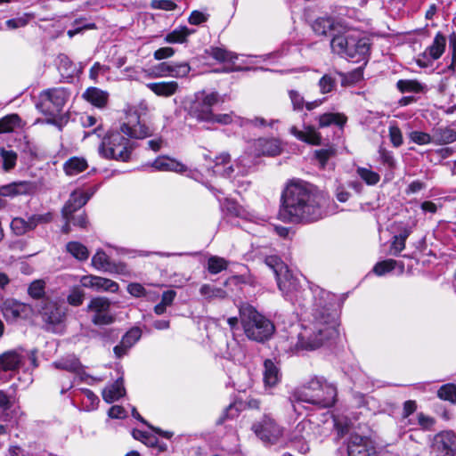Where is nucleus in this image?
<instances>
[{
  "label": "nucleus",
  "mask_w": 456,
  "mask_h": 456,
  "mask_svg": "<svg viewBox=\"0 0 456 456\" xmlns=\"http://www.w3.org/2000/svg\"><path fill=\"white\" fill-rule=\"evenodd\" d=\"M209 122L218 123L221 125L236 124L240 126H244V118L235 115L233 112L224 114H213Z\"/></svg>",
  "instance_id": "nucleus-42"
},
{
  "label": "nucleus",
  "mask_w": 456,
  "mask_h": 456,
  "mask_svg": "<svg viewBox=\"0 0 456 456\" xmlns=\"http://www.w3.org/2000/svg\"><path fill=\"white\" fill-rule=\"evenodd\" d=\"M28 294L34 298H40L45 295V283L42 281H35L28 287Z\"/></svg>",
  "instance_id": "nucleus-61"
},
{
  "label": "nucleus",
  "mask_w": 456,
  "mask_h": 456,
  "mask_svg": "<svg viewBox=\"0 0 456 456\" xmlns=\"http://www.w3.org/2000/svg\"><path fill=\"white\" fill-rule=\"evenodd\" d=\"M348 40L349 44L345 58L352 59L354 62L366 61L370 49L369 39L361 37L357 32L352 31L351 37Z\"/></svg>",
  "instance_id": "nucleus-12"
},
{
  "label": "nucleus",
  "mask_w": 456,
  "mask_h": 456,
  "mask_svg": "<svg viewBox=\"0 0 456 456\" xmlns=\"http://www.w3.org/2000/svg\"><path fill=\"white\" fill-rule=\"evenodd\" d=\"M40 315L45 329L56 334L65 330L66 308L55 302L46 301L41 307Z\"/></svg>",
  "instance_id": "nucleus-9"
},
{
  "label": "nucleus",
  "mask_w": 456,
  "mask_h": 456,
  "mask_svg": "<svg viewBox=\"0 0 456 456\" xmlns=\"http://www.w3.org/2000/svg\"><path fill=\"white\" fill-rule=\"evenodd\" d=\"M53 216L51 213L32 215L25 220L21 217H15L11 222V229L16 235H22L28 231L35 229L40 224L51 222Z\"/></svg>",
  "instance_id": "nucleus-14"
},
{
  "label": "nucleus",
  "mask_w": 456,
  "mask_h": 456,
  "mask_svg": "<svg viewBox=\"0 0 456 456\" xmlns=\"http://www.w3.org/2000/svg\"><path fill=\"white\" fill-rule=\"evenodd\" d=\"M92 265L96 270L107 273H124L126 268L123 264H111L109 256L101 249L97 250L93 256Z\"/></svg>",
  "instance_id": "nucleus-18"
},
{
  "label": "nucleus",
  "mask_w": 456,
  "mask_h": 456,
  "mask_svg": "<svg viewBox=\"0 0 456 456\" xmlns=\"http://www.w3.org/2000/svg\"><path fill=\"white\" fill-rule=\"evenodd\" d=\"M191 71V66L188 62H173L170 77L182 78L185 77Z\"/></svg>",
  "instance_id": "nucleus-56"
},
{
  "label": "nucleus",
  "mask_w": 456,
  "mask_h": 456,
  "mask_svg": "<svg viewBox=\"0 0 456 456\" xmlns=\"http://www.w3.org/2000/svg\"><path fill=\"white\" fill-rule=\"evenodd\" d=\"M72 27L73 28L67 31V35L69 38H72L77 34L82 33L84 30L96 28L95 23L89 21L86 18L84 17L76 19L72 22Z\"/></svg>",
  "instance_id": "nucleus-43"
},
{
  "label": "nucleus",
  "mask_w": 456,
  "mask_h": 456,
  "mask_svg": "<svg viewBox=\"0 0 456 456\" xmlns=\"http://www.w3.org/2000/svg\"><path fill=\"white\" fill-rule=\"evenodd\" d=\"M85 292L79 287H73L67 297V301L70 305L79 306L83 304Z\"/></svg>",
  "instance_id": "nucleus-54"
},
{
  "label": "nucleus",
  "mask_w": 456,
  "mask_h": 456,
  "mask_svg": "<svg viewBox=\"0 0 456 456\" xmlns=\"http://www.w3.org/2000/svg\"><path fill=\"white\" fill-rule=\"evenodd\" d=\"M88 167L86 159L80 157H72L63 164V170L69 176H75L85 171Z\"/></svg>",
  "instance_id": "nucleus-30"
},
{
  "label": "nucleus",
  "mask_w": 456,
  "mask_h": 456,
  "mask_svg": "<svg viewBox=\"0 0 456 456\" xmlns=\"http://www.w3.org/2000/svg\"><path fill=\"white\" fill-rule=\"evenodd\" d=\"M446 37L441 32H437L432 44L426 48L423 53L417 59L419 67L426 68L434 61L438 60L445 51Z\"/></svg>",
  "instance_id": "nucleus-13"
},
{
  "label": "nucleus",
  "mask_w": 456,
  "mask_h": 456,
  "mask_svg": "<svg viewBox=\"0 0 456 456\" xmlns=\"http://www.w3.org/2000/svg\"><path fill=\"white\" fill-rule=\"evenodd\" d=\"M265 264L273 271L275 278L288 269V266L277 256H266Z\"/></svg>",
  "instance_id": "nucleus-52"
},
{
  "label": "nucleus",
  "mask_w": 456,
  "mask_h": 456,
  "mask_svg": "<svg viewBox=\"0 0 456 456\" xmlns=\"http://www.w3.org/2000/svg\"><path fill=\"white\" fill-rule=\"evenodd\" d=\"M240 320L245 335L253 341L264 343L269 340L275 331L273 322L248 304L240 307Z\"/></svg>",
  "instance_id": "nucleus-5"
},
{
  "label": "nucleus",
  "mask_w": 456,
  "mask_h": 456,
  "mask_svg": "<svg viewBox=\"0 0 456 456\" xmlns=\"http://www.w3.org/2000/svg\"><path fill=\"white\" fill-rule=\"evenodd\" d=\"M313 320L302 325L297 336L296 351H312L322 346L325 341L338 335V313L334 307V296L316 288L314 292Z\"/></svg>",
  "instance_id": "nucleus-2"
},
{
  "label": "nucleus",
  "mask_w": 456,
  "mask_h": 456,
  "mask_svg": "<svg viewBox=\"0 0 456 456\" xmlns=\"http://www.w3.org/2000/svg\"><path fill=\"white\" fill-rule=\"evenodd\" d=\"M69 96L68 91L63 87L44 90L38 95L36 108L43 115L48 117V124L61 126L57 118L62 113Z\"/></svg>",
  "instance_id": "nucleus-6"
},
{
  "label": "nucleus",
  "mask_w": 456,
  "mask_h": 456,
  "mask_svg": "<svg viewBox=\"0 0 456 456\" xmlns=\"http://www.w3.org/2000/svg\"><path fill=\"white\" fill-rule=\"evenodd\" d=\"M83 98L96 108H104L109 101V93L98 87H89L84 94Z\"/></svg>",
  "instance_id": "nucleus-24"
},
{
  "label": "nucleus",
  "mask_w": 456,
  "mask_h": 456,
  "mask_svg": "<svg viewBox=\"0 0 456 456\" xmlns=\"http://www.w3.org/2000/svg\"><path fill=\"white\" fill-rule=\"evenodd\" d=\"M397 89L401 93H420L424 89V86L417 80L400 79L396 83Z\"/></svg>",
  "instance_id": "nucleus-45"
},
{
  "label": "nucleus",
  "mask_w": 456,
  "mask_h": 456,
  "mask_svg": "<svg viewBox=\"0 0 456 456\" xmlns=\"http://www.w3.org/2000/svg\"><path fill=\"white\" fill-rule=\"evenodd\" d=\"M17 158L15 151L2 149V169L6 172L13 169L17 163Z\"/></svg>",
  "instance_id": "nucleus-50"
},
{
  "label": "nucleus",
  "mask_w": 456,
  "mask_h": 456,
  "mask_svg": "<svg viewBox=\"0 0 456 456\" xmlns=\"http://www.w3.org/2000/svg\"><path fill=\"white\" fill-rule=\"evenodd\" d=\"M396 265V261L394 259H387L381 262L377 263L373 267V272L378 276H382L388 272H391L395 269Z\"/></svg>",
  "instance_id": "nucleus-55"
},
{
  "label": "nucleus",
  "mask_w": 456,
  "mask_h": 456,
  "mask_svg": "<svg viewBox=\"0 0 456 456\" xmlns=\"http://www.w3.org/2000/svg\"><path fill=\"white\" fill-rule=\"evenodd\" d=\"M433 141L436 144H448L456 141V131L452 128H437L433 134Z\"/></svg>",
  "instance_id": "nucleus-37"
},
{
  "label": "nucleus",
  "mask_w": 456,
  "mask_h": 456,
  "mask_svg": "<svg viewBox=\"0 0 456 456\" xmlns=\"http://www.w3.org/2000/svg\"><path fill=\"white\" fill-rule=\"evenodd\" d=\"M257 155L277 156L281 152V142L278 138H258L254 142Z\"/></svg>",
  "instance_id": "nucleus-20"
},
{
  "label": "nucleus",
  "mask_w": 456,
  "mask_h": 456,
  "mask_svg": "<svg viewBox=\"0 0 456 456\" xmlns=\"http://www.w3.org/2000/svg\"><path fill=\"white\" fill-rule=\"evenodd\" d=\"M118 289L119 286L116 281L110 279L97 276L95 291H107L115 293L118 290Z\"/></svg>",
  "instance_id": "nucleus-49"
},
{
  "label": "nucleus",
  "mask_w": 456,
  "mask_h": 456,
  "mask_svg": "<svg viewBox=\"0 0 456 456\" xmlns=\"http://www.w3.org/2000/svg\"><path fill=\"white\" fill-rule=\"evenodd\" d=\"M352 31H346L342 34L334 35L330 41V47L334 53L345 57L346 48L349 44Z\"/></svg>",
  "instance_id": "nucleus-31"
},
{
  "label": "nucleus",
  "mask_w": 456,
  "mask_h": 456,
  "mask_svg": "<svg viewBox=\"0 0 456 456\" xmlns=\"http://www.w3.org/2000/svg\"><path fill=\"white\" fill-rule=\"evenodd\" d=\"M151 6L155 9L173 11L176 8V4L171 0H152Z\"/></svg>",
  "instance_id": "nucleus-63"
},
{
  "label": "nucleus",
  "mask_w": 456,
  "mask_h": 456,
  "mask_svg": "<svg viewBox=\"0 0 456 456\" xmlns=\"http://www.w3.org/2000/svg\"><path fill=\"white\" fill-rule=\"evenodd\" d=\"M281 371L277 362L271 359L264 362L263 380L265 388H273L281 381Z\"/></svg>",
  "instance_id": "nucleus-19"
},
{
  "label": "nucleus",
  "mask_w": 456,
  "mask_h": 456,
  "mask_svg": "<svg viewBox=\"0 0 456 456\" xmlns=\"http://www.w3.org/2000/svg\"><path fill=\"white\" fill-rule=\"evenodd\" d=\"M200 293L207 300H212L214 298L223 299L227 296L224 289L210 284H203L200 289Z\"/></svg>",
  "instance_id": "nucleus-44"
},
{
  "label": "nucleus",
  "mask_w": 456,
  "mask_h": 456,
  "mask_svg": "<svg viewBox=\"0 0 456 456\" xmlns=\"http://www.w3.org/2000/svg\"><path fill=\"white\" fill-rule=\"evenodd\" d=\"M354 399L359 407H367L369 410H370L372 404L375 403V399L372 396L359 392L354 394Z\"/></svg>",
  "instance_id": "nucleus-60"
},
{
  "label": "nucleus",
  "mask_w": 456,
  "mask_h": 456,
  "mask_svg": "<svg viewBox=\"0 0 456 456\" xmlns=\"http://www.w3.org/2000/svg\"><path fill=\"white\" fill-rule=\"evenodd\" d=\"M2 422H9L10 426H13L17 424L19 419V411L12 406L9 405V399L4 393L2 392Z\"/></svg>",
  "instance_id": "nucleus-34"
},
{
  "label": "nucleus",
  "mask_w": 456,
  "mask_h": 456,
  "mask_svg": "<svg viewBox=\"0 0 456 456\" xmlns=\"http://www.w3.org/2000/svg\"><path fill=\"white\" fill-rule=\"evenodd\" d=\"M89 198V195L81 191H73L62 208V217L65 220L71 221V216L86 205Z\"/></svg>",
  "instance_id": "nucleus-17"
},
{
  "label": "nucleus",
  "mask_w": 456,
  "mask_h": 456,
  "mask_svg": "<svg viewBox=\"0 0 456 456\" xmlns=\"http://www.w3.org/2000/svg\"><path fill=\"white\" fill-rule=\"evenodd\" d=\"M293 398L297 402L329 408L336 402L337 387L325 378L315 376L302 387L295 390Z\"/></svg>",
  "instance_id": "nucleus-4"
},
{
  "label": "nucleus",
  "mask_w": 456,
  "mask_h": 456,
  "mask_svg": "<svg viewBox=\"0 0 456 456\" xmlns=\"http://www.w3.org/2000/svg\"><path fill=\"white\" fill-rule=\"evenodd\" d=\"M38 366L37 351L19 353L12 350L2 354V380L4 379V371H10V377L16 373L19 367H22L26 372L31 371Z\"/></svg>",
  "instance_id": "nucleus-8"
},
{
  "label": "nucleus",
  "mask_w": 456,
  "mask_h": 456,
  "mask_svg": "<svg viewBox=\"0 0 456 456\" xmlns=\"http://www.w3.org/2000/svg\"><path fill=\"white\" fill-rule=\"evenodd\" d=\"M253 430L261 440L265 442H270L279 433L274 420L269 417H265L262 421L254 424Z\"/></svg>",
  "instance_id": "nucleus-21"
},
{
  "label": "nucleus",
  "mask_w": 456,
  "mask_h": 456,
  "mask_svg": "<svg viewBox=\"0 0 456 456\" xmlns=\"http://www.w3.org/2000/svg\"><path fill=\"white\" fill-rule=\"evenodd\" d=\"M288 94L292 105V110L297 112L303 111L305 103L303 94L300 92L293 89L289 90Z\"/></svg>",
  "instance_id": "nucleus-51"
},
{
  "label": "nucleus",
  "mask_w": 456,
  "mask_h": 456,
  "mask_svg": "<svg viewBox=\"0 0 456 456\" xmlns=\"http://www.w3.org/2000/svg\"><path fill=\"white\" fill-rule=\"evenodd\" d=\"M208 53L212 58L220 62L234 63L238 59V55L235 53L227 51L222 47H211Z\"/></svg>",
  "instance_id": "nucleus-41"
},
{
  "label": "nucleus",
  "mask_w": 456,
  "mask_h": 456,
  "mask_svg": "<svg viewBox=\"0 0 456 456\" xmlns=\"http://www.w3.org/2000/svg\"><path fill=\"white\" fill-rule=\"evenodd\" d=\"M312 28L315 34L322 36L331 34L336 29L334 20L330 17L316 19L312 25Z\"/></svg>",
  "instance_id": "nucleus-35"
},
{
  "label": "nucleus",
  "mask_w": 456,
  "mask_h": 456,
  "mask_svg": "<svg viewBox=\"0 0 456 456\" xmlns=\"http://www.w3.org/2000/svg\"><path fill=\"white\" fill-rule=\"evenodd\" d=\"M53 366L58 370L79 374L83 366L75 354H68L53 362Z\"/></svg>",
  "instance_id": "nucleus-26"
},
{
  "label": "nucleus",
  "mask_w": 456,
  "mask_h": 456,
  "mask_svg": "<svg viewBox=\"0 0 456 456\" xmlns=\"http://www.w3.org/2000/svg\"><path fill=\"white\" fill-rule=\"evenodd\" d=\"M219 94L216 92L200 93L191 106L193 116L201 121H210L213 113L212 108L218 102Z\"/></svg>",
  "instance_id": "nucleus-11"
},
{
  "label": "nucleus",
  "mask_w": 456,
  "mask_h": 456,
  "mask_svg": "<svg viewBox=\"0 0 456 456\" xmlns=\"http://www.w3.org/2000/svg\"><path fill=\"white\" fill-rule=\"evenodd\" d=\"M279 289L281 291L286 300L290 301L292 304H298L299 305L305 306L304 303L305 295H313L314 298V289L308 291L302 289L298 279L288 268L280 273L276 278Z\"/></svg>",
  "instance_id": "nucleus-7"
},
{
  "label": "nucleus",
  "mask_w": 456,
  "mask_h": 456,
  "mask_svg": "<svg viewBox=\"0 0 456 456\" xmlns=\"http://www.w3.org/2000/svg\"><path fill=\"white\" fill-rule=\"evenodd\" d=\"M329 199L313 184L292 181L281 195L279 218L286 223L307 224L326 217Z\"/></svg>",
  "instance_id": "nucleus-1"
},
{
  "label": "nucleus",
  "mask_w": 456,
  "mask_h": 456,
  "mask_svg": "<svg viewBox=\"0 0 456 456\" xmlns=\"http://www.w3.org/2000/svg\"><path fill=\"white\" fill-rule=\"evenodd\" d=\"M388 132L390 142L393 144V146L395 148L400 147L403 142V134L400 128L396 126L395 122L390 124Z\"/></svg>",
  "instance_id": "nucleus-57"
},
{
  "label": "nucleus",
  "mask_w": 456,
  "mask_h": 456,
  "mask_svg": "<svg viewBox=\"0 0 456 456\" xmlns=\"http://www.w3.org/2000/svg\"><path fill=\"white\" fill-rule=\"evenodd\" d=\"M335 153H336L335 149H333L332 147H330V148L315 151L314 156H315V159L318 160L321 167L324 168L327 164V161L330 159V158L334 156Z\"/></svg>",
  "instance_id": "nucleus-58"
},
{
  "label": "nucleus",
  "mask_w": 456,
  "mask_h": 456,
  "mask_svg": "<svg viewBox=\"0 0 456 456\" xmlns=\"http://www.w3.org/2000/svg\"><path fill=\"white\" fill-rule=\"evenodd\" d=\"M337 76L342 77L343 74L342 73H337V74L330 73V74L323 75L320 78L318 86H319L320 92L322 94L330 93L336 88L337 83H338Z\"/></svg>",
  "instance_id": "nucleus-39"
},
{
  "label": "nucleus",
  "mask_w": 456,
  "mask_h": 456,
  "mask_svg": "<svg viewBox=\"0 0 456 456\" xmlns=\"http://www.w3.org/2000/svg\"><path fill=\"white\" fill-rule=\"evenodd\" d=\"M67 251L77 260L85 261L89 256L87 248L78 241H69L66 245Z\"/></svg>",
  "instance_id": "nucleus-40"
},
{
  "label": "nucleus",
  "mask_w": 456,
  "mask_h": 456,
  "mask_svg": "<svg viewBox=\"0 0 456 456\" xmlns=\"http://www.w3.org/2000/svg\"><path fill=\"white\" fill-rule=\"evenodd\" d=\"M110 301L103 297L90 300L86 311L91 314V321L94 325L105 326L114 322L115 316L110 312Z\"/></svg>",
  "instance_id": "nucleus-10"
},
{
  "label": "nucleus",
  "mask_w": 456,
  "mask_h": 456,
  "mask_svg": "<svg viewBox=\"0 0 456 456\" xmlns=\"http://www.w3.org/2000/svg\"><path fill=\"white\" fill-rule=\"evenodd\" d=\"M228 267V262L220 256H212L208 260L207 269L211 274H217Z\"/></svg>",
  "instance_id": "nucleus-48"
},
{
  "label": "nucleus",
  "mask_w": 456,
  "mask_h": 456,
  "mask_svg": "<svg viewBox=\"0 0 456 456\" xmlns=\"http://www.w3.org/2000/svg\"><path fill=\"white\" fill-rule=\"evenodd\" d=\"M23 126L24 123L18 114H10L2 118V134L18 133Z\"/></svg>",
  "instance_id": "nucleus-32"
},
{
  "label": "nucleus",
  "mask_w": 456,
  "mask_h": 456,
  "mask_svg": "<svg viewBox=\"0 0 456 456\" xmlns=\"http://www.w3.org/2000/svg\"><path fill=\"white\" fill-rule=\"evenodd\" d=\"M35 190L33 183L28 181L13 182L6 185H2V198H14L20 195H29Z\"/></svg>",
  "instance_id": "nucleus-23"
},
{
  "label": "nucleus",
  "mask_w": 456,
  "mask_h": 456,
  "mask_svg": "<svg viewBox=\"0 0 456 456\" xmlns=\"http://www.w3.org/2000/svg\"><path fill=\"white\" fill-rule=\"evenodd\" d=\"M348 456H375V448L367 436L351 434L346 442Z\"/></svg>",
  "instance_id": "nucleus-15"
},
{
  "label": "nucleus",
  "mask_w": 456,
  "mask_h": 456,
  "mask_svg": "<svg viewBox=\"0 0 456 456\" xmlns=\"http://www.w3.org/2000/svg\"><path fill=\"white\" fill-rule=\"evenodd\" d=\"M437 396L444 401L452 403H456V384L447 383L443 385L437 391Z\"/></svg>",
  "instance_id": "nucleus-47"
},
{
  "label": "nucleus",
  "mask_w": 456,
  "mask_h": 456,
  "mask_svg": "<svg viewBox=\"0 0 456 456\" xmlns=\"http://www.w3.org/2000/svg\"><path fill=\"white\" fill-rule=\"evenodd\" d=\"M289 132L297 139L313 145H319L322 141L321 134L313 127H305V131L298 130L295 126H291Z\"/></svg>",
  "instance_id": "nucleus-27"
},
{
  "label": "nucleus",
  "mask_w": 456,
  "mask_h": 456,
  "mask_svg": "<svg viewBox=\"0 0 456 456\" xmlns=\"http://www.w3.org/2000/svg\"><path fill=\"white\" fill-rule=\"evenodd\" d=\"M125 394L123 377H118L113 384L103 389L102 398L106 403H111L124 396Z\"/></svg>",
  "instance_id": "nucleus-25"
},
{
  "label": "nucleus",
  "mask_w": 456,
  "mask_h": 456,
  "mask_svg": "<svg viewBox=\"0 0 456 456\" xmlns=\"http://www.w3.org/2000/svg\"><path fill=\"white\" fill-rule=\"evenodd\" d=\"M230 155L228 153H222L215 159V166L213 167V173L220 175L224 177H231L235 169L230 165Z\"/></svg>",
  "instance_id": "nucleus-29"
},
{
  "label": "nucleus",
  "mask_w": 456,
  "mask_h": 456,
  "mask_svg": "<svg viewBox=\"0 0 456 456\" xmlns=\"http://www.w3.org/2000/svg\"><path fill=\"white\" fill-rule=\"evenodd\" d=\"M147 87L156 95L161 97H169L174 95L178 90V84L175 81H162L149 83Z\"/></svg>",
  "instance_id": "nucleus-28"
},
{
  "label": "nucleus",
  "mask_w": 456,
  "mask_h": 456,
  "mask_svg": "<svg viewBox=\"0 0 456 456\" xmlns=\"http://www.w3.org/2000/svg\"><path fill=\"white\" fill-rule=\"evenodd\" d=\"M142 337V330L135 327L130 329L121 338L125 346L131 348Z\"/></svg>",
  "instance_id": "nucleus-53"
},
{
  "label": "nucleus",
  "mask_w": 456,
  "mask_h": 456,
  "mask_svg": "<svg viewBox=\"0 0 456 456\" xmlns=\"http://www.w3.org/2000/svg\"><path fill=\"white\" fill-rule=\"evenodd\" d=\"M154 130L142 123L137 113L128 116L119 130H110L102 138L99 154L107 159L126 162L133 151L131 139H144L153 135Z\"/></svg>",
  "instance_id": "nucleus-3"
},
{
  "label": "nucleus",
  "mask_w": 456,
  "mask_h": 456,
  "mask_svg": "<svg viewBox=\"0 0 456 456\" xmlns=\"http://www.w3.org/2000/svg\"><path fill=\"white\" fill-rule=\"evenodd\" d=\"M379 152L381 161L383 162L384 165H387L390 168L395 167V160L391 151H387L384 148H380Z\"/></svg>",
  "instance_id": "nucleus-62"
},
{
  "label": "nucleus",
  "mask_w": 456,
  "mask_h": 456,
  "mask_svg": "<svg viewBox=\"0 0 456 456\" xmlns=\"http://www.w3.org/2000/svg\"><path fill=\"white\" fill-rule=\"evenodd\" d=\"M208 188L212 191L215 197L220 203V208L226 217H245V210L234 200L224 198V200L221 199V195H224V192L220 190L213 187L212 185L208 186Z\"/></svg>",
  "instance_id": "nucleus-16"
},
{
  "label": "nucleus",
  "mask_w": 456,
  "mask_h": 456,
  "mask_svg": "<svg viewBox=\"0 0 456 456\" xmlns=\"http://www.w3.org/2000/svg\"><path fill=\"white\" fill-rule=\"evenodd\" d=\"M194 32L185 26L179 27L165 37V41L169 44H182L185 42L186 38Z\"/></svg>",
  "instance_id": "nucleus-38"
},
{
  "label": "nucleus",
  "mask_w": 456,
  "mask_h": 456,
  "mask_svg": "<svg viewBox=\"0 0 456 456\" xmlns=\"http://www.w3.org/2000/svg\"><path fill=\"white\" fill-rule=\"evenodd\" d=\"M208 15L200 12V11H193L190 14L188 18V21L191 25H200L201 23L208 20Z\"/></svg>",
  "instance_id": "nucleus-64"
},
{
  "label": "nucleus",
  "mask_w": 456,
  "mask_h": 456,
  "mask_svg": "<svg viewBox=\"0 0 456 456\" xmlns=\"http://www.w3.org/2000/svg\"><path fill=\"white\" fill-rule=\"evenodd\" d=\"M355 172L357 176L368 186H375L380 181L379 174L373 171L370 167H357Z\"/></svg>",
  "instance_id": "nucleus-36"
},
{
  "label": "nucleus",
  "mask_w": 456,
  "mask_h": 456,
  "mask_svg": "<svg viewBox=\"0 0 456 456\" xmlns=\"http://www.w3.org/2000/svg\"><path fill=\"white\" fill-rule=\"evenodd\" d=\"M150 166L156 171L183 173L187 170L183 163L165 155L156 158Z\"/></svg>",
  "instance_id": "nucleus-22"
},
{
  "label": "nucleus",
  "mask_w": 456,
  "mask_h": 456,
  "mask_svg": "<svg viewBox=\"0 0 456 456\" xmlns=\"http://www.w3.org/2000/svg\"><path fill=\"white\" fill-rule=\"evenodd\" d=\"M409 136L413 142L419 145H426L432 142L430 134L421 131H412Z\"/></svg>",
  "instance_id": "nucleus-59"
},
{
  "label": "nucleus",
  "mask_w": 456,
  "mask_h": 456,
  "mask_svg": "<svg viewBox=\"0 0 456 456\" xmlns=\"http://www.w3.org/2000/svg\"><path fill=\"white\" fill-rule=\"evenodd\" d=\"M176 293L175 290H167L161 296V301L154 307V312L158 315H161L166 312L167 306L171 305L175 300Z\"/></svg>",
  "instance_id": "nucleus-46"
},
{
  "label": "nucleus",
  "mask_w": 456,
  "mask_h": 456,
  "mask_svg": "<svg viewBox=\"0 0 456 456\" xmlns=\"http://www.w3.org/2000/svg\"><path fill=\"white\" fill-rule=\"evenodd\" d=\"M346 122V117L341 113H324L318 117L319 127H328L337 125L342 127Z\"/></svg>",
  "instance_id": "nucleus-33"
}]
</instances>
